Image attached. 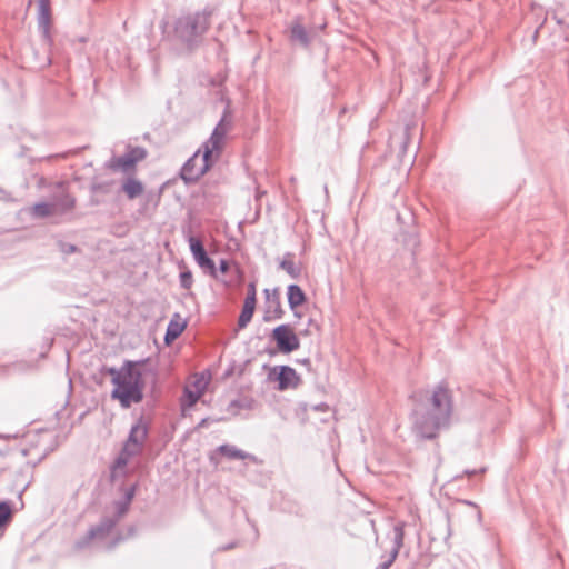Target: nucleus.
<instances>
[{
	"label": "nucleus",
	"instance_id": "obj_41",
	"mask_svg": "<svg viewBox=\"0 0 569 569\" xmlns=\"http://www.w3.org/2000/svg\"><path fill=\"white\" fill-rule=\"evenodd\" d=\"M231 406H239V401H237V400L232 401Z\"/></svg>",
	"mask_w": 569,
	"mask_h": 569
},
{
	"label": "nucleus",
	"instance_id": "obj_28",
	"mask_svg": "<svg viewBox=\"0 0 569 569\" xmlns=\"http://www.w3.org/2000/svg\"><path fill=\"white\" fill-rule=\"evenodd\" d=\"M257 291H256V284L253 282H250L248 284V290H247V297L246 298H251V300L253 302H257Z\"/></svg>",
	"mask_w": 569,
	"mask_h": 569
},
{
	"label": "nucleus",
	"instance_id": "obj_10",
	"mask_svg": "<svg viewBox=\"0 0 569 569\" xmlns=\"http://www.w3.org/2000/svg\"><path fill=\"white\" fill-rule=\"evenodd\" d=\"M263 292L266 296V311L263 320L269 322L277 319H281L284 311L281 305L279 288L264 289Z\"/></svg>",
	"mask_w": 569,
	"mask_h": 569
},
{
	"label": "nucleus",
	"instance_id": "obj_1",
	"mask_svg": "<svg viewBox=\"0 0 569 569\" xmlns=\"http://www.w3.org/2000/svg\"><path fill=\"white\" fill-rule=\"evenodd\" d=\"M452 412L451 392L439 383L428 393L426 401L413 410V428L421 438L433 439L440 430L449 428Z\"/></svg>",
	"mask_w": 569,
	"mask_h": 569
},
{
	"label": "nucleus",
	"instance_id": "obj_3",
	"mask_svg": "<svg viewBox=\"0 0 569 569\" xmlns=\"http://www.w3.org/2000/svg\"><path fill=\"white\" fill-rule=\"evenodd\" d=\"M140 363V361H126L120 369L113 367L106 369L114 385L111 397L119 400L122 408H129L143 399L144 380L138 368Z\"/></svg>",
	"mask_w": 569,
	"mask_h": 569
},
{
	"label": "nucleus",
	"instance_id": "obj_15",
	"mask_svg": "<svg viewBox=\"0 0 569 569\" xmlns=\"http://www.w3.org/2000/svg\"><path fill=\"white\" fill-rule=\"evenodd\" d=\"M288 305L291 310H296L305 303L307 297L303 290L296 283H291L287 288Z\"/></svg>",
	"mask_w": 569,
	"mask_h": 569
},
{
	"label": "nucleus",
	"instance_id": "obj_18",
	"mask_svg": "<svg viewBox=\"0 0 569 569\" xmlns=\"http://www.w3.org/2000/svg\"><path fill=\"white\" fill-rule=\"evenodd\" d=\"M279 268L286 271L292 279H298L301 276L302 268L293 261V254L287 252L282 260L279 262Z\"/></svg>",
	"mask_w": 569,
	"mask_h": 569
},
{
	"label": "nucleus",
	"instance_id": "obj_12",
	"mask_svg": "<svg viewBox=\"0 0 569 569\" xmlns=\"http://www.w3.org/2000/svg\"><path fill=\"white\" fill-rule=\"evenodd\" d=\"M289 40L298 43L303 48H308L311 43V37L305 26L301 23L300 17H296L288 27Z\"/></svg>",
	"mask_w": 569,
	"mask_h": 569
},
{
	"label": "nucleus",
	"instance_id": "obj_30",
	"mask_svg": "<svg viewBox=\"0 0 569 569\" xmlns=\"http://www.w3.org/2000/svg\"><path fill=\"white\" fill-rule=\"evenodd\" d=\"M229 270V262L224 259H221L219 262V271L221 273H227Z\"/></svg>",
	"mask_w": 569,
	"mask_h": 569
},
{
	"label": "nucleus",
	"instance_id": "obj_29",
	"mask_svg": "<svg viewBox=\"0 0 569 569\" xmlns=\"http://www.w3.org/2000/svg\"><path fill=\"white\" fill-rule=\"evenodd\" d=\"M133 496H134V487H131V488L126 492V495H124V497H123V499H122V500H123L124 502H127L128 505H130V503H131V500H132V498H133Z\"/></svg>",
	"mask_w": 569,
	"mask_h": 569
},
{
	"label": "nucleus",
	"instance_id": "obj_9",
	"mask_svg": "<svg viewBox=\"0 0 569 569\" xmlns=\"http://www.w3.org/2000/svg\"><path fill=\"white\" fill-rule=\"evenodd\" d=\"M269 378L278 381V390L283 391L287 389L297 388L301 379L296 370L289 366H278L272 369Z\"/></svg>",
	"mask_w": 569,
	"mask_h": 569
},
{
	"label": "nucleus",
	"instance_id": "obj_36",
	"mask_svg": "<svg viewBox=\"0 0 569 569\" xmlns=\"http://www.w3.org/2000/svg\"><path fill=\"white\" fill-rule=\"evenodd\" d=\"M120 540H122V538H121V537H117V538L111 542V545H110L109 549H111V548L116 547V545H117Z\"/></svg>",
	"mask_w": 569,
	"mask_h": 569
},
{
	"label": "nucleus",
	"instance_id": "obj_16",
	"mask_svg": "<svg viewBox=\"0 0 569 569\" xmlns=\"http://www.w3.org/2000/svg\"><path fill=\"white\" fill-rule=\"evenodd\" d=\"M179 315L176 313L174 317L170 320L167 327V331L164 335L166 343H170L176 340L184 330L186 322L179 320Z\"/></svg>",
	"mask_w": 569,
	"mask_h": 569
},
{
	"label": "nucleus",
	"instance_id": "obj_39",
	"mask_svg": "<svg viewBox=\"0 0 569 569\" xmlns=\"http://www.w3.org/2000/svg\"><path fill=\"white\" fill-rule=\"evenodd\" d=\"M462 502H463V503H466V505H468V506H472V507H476V508H477L476 503H473L472 501L463 500Z\"/></svg>",
	"mask_w": 569,
	"mask_h": 569
},
{
	"label": "nucleus",
	"instance_id": "obj_17",
	"mask_svg": "<svg viewBox=\"0 0 569 569\" xmlns=\"http://www.w3.org/2000/svg\"><path fill=\"white\" fill-rule=\"evenodd\" d=\"M107 167L113 171L121 170L123 172H128L136 167V163L133 162V159H131L129 154L126 152L120 157L111 158L108 161Z\"/></svg>",
	"mask_w": 569,
	"mask_h": 569
},
{
	"label": "nucleus",
	"instance_id": "obj_4",
	"mask_svg": "<svg viewBox=\"0 0 569 569\" xmlns=\"http://www.w3.org/2000/svg\"><path fill=\"white\" fill-rule=\"evenodd\" d=\"M213 10L206 7L202 10L181 14L174 21V36L188 49L198 48L211 24Z\"/></svg>",
	"mask_w": 569,
	"mask_h": 569
},
{
	"label": "nucleus",
	"instance_id": "obj_20",
	"mask_svg": "<svg viewBox=\"0 0 569 569\" xmlns=\"http://www.w3.org/2000/svg\"><path fill=\"white\" fill-rule=\"evenodd\" d=\"M30 214L37 219H43L54 216L53 204L50 202H38L30 209Z\"/></svg>",
	"mask_w": 569,
	"mask_h": 569
},
{
	"label": "nucleus",
	"instance_id": "obj_34",
	"mask_svg": "<svg viewBox=\"0 0 569 569\" xmlns=\"http://www.w3.org/2000/svg\"><path fill=\"white\" fill-rule=\"evenodd\" d=\"M391 563H392V559H389L388 561L381 563L379 567H380V569H388Z\"/></svg>",
	"mask_w": 569,
	"mask_h": 569
},
{
	"label": "nucleus",
	"instance_id": "obj_11",
	"mask_svg": "<svg viewBox=\"0 0 569 569\" xmlns=\"http://www.w3.org/2000/svg\"><path fill=\"white\" fill-rule=\"evenodd\" d=\"M38 28L44 40H50L51 8L50 0H38Z\"/></svg>",
	"mask_w": 569,
	"mask_h": 569
},
{
	"label": "nucleus",
	"instance_id": "obj_13",
	"mask_svg": "<svg viewBox=\"0 0 569 569\" xmlns=\"http://www.w3.org/2000/svg\"><path fill=\"white\" fill-rule=\"evenodd\" d=\"M51 203L53 204L56 214H66L74 208L76 198L62 189L60 192L52 196Z\"/></svg>",
	"mask_w": 569,
	"mask_h": 569
},
{
	"label": "nucleus",
	"instance_id": "obj_24",
	"mask_svg": "<svg viewBox=\"0 0 569 569\" xmlns=\"http://www.w3.org/2000/svg\"><path fill=\"white\" fill-rule=\"evenodd\" d=\"M127 153L131 159H133V162L136 164L139 161H142L148 154L147 150L143 147H129Z\"/></svg>",
	"mask_w": 569,
	"mask_h": 569
},
{
	"label": "nucleus",
	"instance_id": "obj_38",
	"mask_svg": "<svg viewBox=\"0 0 569 569\" xmlns=\"http://www.w3.org/2000/svg\"><path fill=\"white\" fill-rule=\"evenodd\" d=\"M299 362L305 365V366H310V359L309 358L301 359V360H299Z\"/></svg>",
	"mask_w": 569,
	"mask_h": 569
},
{
	"label": "nucleus",
	"instance_id": "obj_37",
	"mask_svg": "<svg viewBox=\"0 0 569 569\" xmlns=\"http://www.w3.org/2000/svg\"><path fill=\"white\" fill-rule=\"evenodd\" d=\"M91 189H92V191H99V190H102V186L93 183Z\"/></svg>",
	"mask_w": 569,
	"mask_h": 569
},
{
	"label": "nucleus",
	"instance_id": "obj_33",
	"mask_svg": "<svg viewBox=\"0 0 569 569\" xmlns=\"http://www.w3.org/2000/svg\"><path fill=\"white\" fill-rule=\"evenodd\" d=\"M202 386L206 388V382H203L202 380L198 379L194 381V390L201 388Z\"/></svg>",
	"mask_w": 569,
	"mask_h": 569
},
{
	"label": "nucleus",
	"instance_id": "obj_8",
	"mask_svg": "<svg viewBox=\"0 0 569 569\" xmlns=\"http://www.w3.org/2000/svg\"><path fill=\"white\" fill-rule=\"evenodd\" d=\"M190 251L198 266L208 272L210 276L216 277L217 268L213 260L208 256L202 241L196 237L190 236L188 239Z\"/></svg>",
	"mask_w": 569,
	"mask_h": 569
},
{
	"label": "nucleus",
	"instance_id": "obj_31",
	"mask_svg": "<svg viewBox=\"0 0 569 569\" xmlns=\"http://www.w3.org/2000/svg\"><path fill=\"white\" fill-rule=\"evenodd\" d=\"M483 472H486V468H481L479 470H476V469L469 470V469H467V470L463 471V475L473 476L476 473H483Z\"/></svg>",
	"mask_w": 569,
	"mask_h": 569
},
{
	"label": "nucleus",
	"instance_id": "obj_2",
	"mask_svg": "<svg viewBox=\"0 0 569 569\" xmlns=\"http://www.w3.org/2000/svg\"><path fill=\"white\" fill-rule=\"evenodd\" d=\"M231 128V118L228 109L218 124L214 127L211 136L206 140L198 151L190 157L182 166L180 177L186 182H196L199 180L213 164V153L219 157L228 131Z\"/></svg>",
	"mask_w": 569,
	"mask_h": 569
},
{
	"label": "nucleus",
	"instance_id": "obj_32",
	"mask_svg": "<svg viewBox=\"0 0 569 569\" xmlns=\"http://www.w3.org/2000/svg\"><path fill=\"white\" fill-rule=\"evenodd\" d=\"M236 546H237V542H231L226 546L219 547L217 550L218 551H227V550L233 549Z\"/></svg>",
	"mask_w": 569,
	"mask_h": 569
},
{
	"label": "nucleus",
	"instance_id": "obj_22",
	"mask_svg": "<svg viewBox=\"0 0 569 569\" xmlns=\"http://www.w3.org/2000/svg\"><path fill=\"white\" fill-rule=\"evenodd\" d=\"M403 537H405L403 523H397L393 527V538H392L393 547H392L391 555H390V559H392V561L396 559L400 548L403 545Z\"/></svg>",
	"mask_w": 569,
	"mask_h": 569
},
{
	"label": "nucleus",
	"instance_id": "obj_7",
	"mask_svg": "<svg viewBox=\"0 0 569 569\" xmlns=\"http://www.w3.org/2000/svg\"><path fill=\"white\" fill-rule=\"evenodd\" d=\"M272 339L282 353H290L300 347V340L289 325H280L272 330Z\"/></svg>",
	"mask_w": 569,
	"mask_h": 569
},
{
	"label": "nucleus",
	"instance_id": "obj_40",
	"mask_svg": "<svg viewBox=\"0 0 569 569\" xmlns=\"http://www.w3.org/2000/svg\"><path fill=\"white\" fill-rule=\"evenodd\" d=\"M477 519H478V521H479V522H481V520H482V515H481V512H480V511H478V512H477Z\"/></svg>",
	"mask_w": 569,
	"mask_h": 569
},
{
	"label": "nucleus",
	"instance_id": "obj_26",
	"mask_svg": "<svg viewBox=\"0 0 569 569\" xmlns=\"http://www.w3.org/2000/svg\"><path fill=\"white\" fill-rule=\"evenodd\" d=\"M180 286L183 289H190L193 284V277L190 270H184L180 272Z\"/></svg>",
	"mask_w": 569,
	"mask_h": 569
},
{
	"label": "nucleus",
	"instance_id": "obj_25",
	"mask_svg": "<svg viewBox=\"0 0 569 569\" xmlns=\"http://www.w3.org/2000/svg\"><path fill=\"white\" fill-rule=\"evenodd\" d=\"M11 518V507L7 501H0V528L3 527Z\"/></svg>",
	"mask_w": 569,
	"mask_h": 569
},
{
	"label": "nucleus",
	"instance_id": "obj_14",
	"mask_svg": "<svg viewBox=\"0 0 569 569\" xmlns=\"http://www.w3.org/2000/svg\"><path fill=\"white\" fill-rule=\"evenodd\" d=\"M217 451L227 457L230 460L241 459V460H256V457L251 453H248L241 449H238L232 445H221L217 448Z\"/></svg>",
	"mask_w": 569,
	"mask_h": 569
},
{
	"label": "nucleus",
	"instance_id": "obj_27",
	"mask_svg": "<svg viewBox=\"0 0 569 569\" xmlns=\"http://www.w3.org/2000/svg\"><path fill=\"white\" fill-rule=\"evenodd\" d=\"M60 250L64 254H71V253H74L77 251V247L74 244H71V243L61 242L60 243Z\"/></svg>",
	"mask_w": 569,
	"mask_h": 569
},
{
	"label": "nucleus",
	"instance_id": "obj_42",
	"mask_svg": "<svg viewBox=\"0 0 569 569\" xmlns=\"http://www.w3.org/2000/svg\"><path fill=\"white\" fill-rule=\"evenodd\" d=\"M28 486H29V483H27V485L23 487V489H22L21 493H22V492H24V490H27Z\"/></svg>",
	"mask_w": 569,
	"mask_h": 569
},
{
	"label": "nucleus",
	"instance_id": "obj_23",
	"mask_svg": "<svg viewBox=\"0 0 569 569\" xmlns=\"http://www.w3.org/2000/svg\"><path fill=\"white\" fill-rule=\"evenodd\" d=\"M203 391H204L203 386L201 388H198L197 390L186 387L184 391H183L182 406L189 407V408L193 407L198 402L200 397L202 396Z\"/></svg>",
	"mask_w": 569,
	"mask_h": 569
},
{
	"label": "nucleus",
	"instance_id": "obj_19",
	"mask_svg": "<svg viewBox=\"0 0 569 569\" xmlns=\"http://www.w3.org/2000/svg\"><path fill=\"white\" fill-rule=\"evenodd\" d=\"M254 308H256V302H253L251 300V298H246L241 313L238 319L239 328L242 329L248 326V323L251 321V319L253 317Z\"/></svg>",
	"mask_w": 569,
	"mask_h": 569
},
{
	"label": "nucleus",
	"instance_id": "obj_35",
	"mask_svg": "<svg viewBox=\"0 0 569 569\" xmlns=\"http://www.w3.org/2000/svg\"><path fill=\"white\" fill-rule=\"evenodd\" d=\"M208 425V419L204 418L198 423V428H204Z\"/></svg>",
	"mask_w": 569,
	"mask_h": 569
},
{
	"label": "nucleus",
	"instance_id": "obj_21",
	"mask_svg": "<svg viewBox=\"0 0 569 569\" xmlns=\"http://www.w3.org/2000/svg\"><path fill=\"white\" fill-rule=\"evenodd\" d=\"M122 190L129 199H134L143 192V186L139 180L128 178L122 184Z\"/></svg>",
	"mask_w": 569,
	"mask_h": 569
},
{
	"label": "nucleus",
	"instance_id": "obj_5",
	"mask_svg": "<svg viewBox=\"0 0 569 569\" xmlns=\"http://www.w3.org/2000/svg\"><path fill=\"white\" fill-rule=\"evenodd\" d=\"M149 433V425L140 417L130 428L128 438L117 457L113 468H123L128 465L129 460L138 455H141L144 448Z\"/></svg>",
	"mask_w": 569,
	"mask_h": 569
},
{
	"label": "nucleus",
	"instance_id": "obj_6",
	"mask_svg": "<svg viewBox=\"0 0 569 569\" xmlns=\"http://www.w3.org/2000/svg\"><path fill=\"white\" fill-rule=\"evenodd\" d=\"M129 506L130 505L124 502L122 499L116 501L114 515L112 517L104 516L97 526H93L88 530L83 538L77 540L74 547L78 550H81L88 547L93 539H103L107 537L119 520L128 512Z\"/></svg>",
	"mask_w": 569,
	"mask_h": 569
}]
</instances>
